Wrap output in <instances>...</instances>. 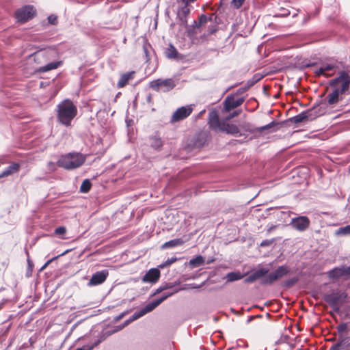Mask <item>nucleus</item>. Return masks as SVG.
Masks as SVG:
<instances>
[{
    "label": "nucleus",
    "mask_w": 350,
    "mask_h": 350,
    "mask_svg": "<svg viewBox=\"0 0 350 350\" xmlns=\"http://www.w3.org/2000/svg\"><path fill=\"white\" fill-rule=\"evenodd\" d=\"M343 277L346 278H350V266H341Z\"/></svg>",
    "instance_id": "nucleus-37"
},
{
    "label": "nucleus",
    "mask_w": 350,
    "mask_h": 350,
    "mask_svg": "<svg viewBox=\"0 0 350 350\" xmlns=\"http://www.w3.org/2000/svg\"><path fill=\"white\" fill-rule=\"evenodd\" d=\"M298 281V278L295 277L291 279L287 280L284 282V285L286 287H291Z\"/></svg>",
    "instance_id": "nucleus-38"
},
{
    "label": "nucleus",
    "mask_w": 350,
    "mask_h": 350,
    "mask_svg": "<svg viewBox=\"0 0 350 350\" xmlns=\"http://www.w3.org/2000/svg\"><path fill=\"white\" fill-rule=\"evenodd\" d=\"M178 52L176 48L172 45H170L166 51V56L169 58H175Z\"/></svg>",
    "instance_id": "nucleus-32"
},
{
    "label": "nucleus",
    "mask_w": 350,
    "mask_h": 350,
    "mask_svg": "<svg viewBox=\"0 0 350 350\" xmlns=\"http://www.w3.org/2000/svg\"><path fill=\"white\" fill-rule=\"evenodd\" d=\"M58 256H57V258ZM55 258H56V257H55ZM54 259V258L51 260H49V261H47L45 265L42 267V269H44Z\"/></svg>",
    "instance_id": "nucleus-49"
},
{
    "label": "nucleus",
    "mask_w": 350,
    "mask_h": 350,
    "mask_svg": "<svg viewBox=\"0 0 350 350\" xmlns=\"http://www.w3.org/2000/svg\"><path fill=\"white\" fill-rule=\"evenodd\" d=\"M184 243V241L181 239H176L173 240H170L167 242H165L163 245L162 248H170V247H174L176 246L182 245Z\"/></svg>",
    "instance_id": "nucleus-24"
},
{
    "label": "nucleus",
    "mask_w": 350,
    "mask_h": 350,
    "mask_svg": "<svg viewBox=\"0 0 350 350\" xmlns=\"http://www.w3.org/2000/svg\"><path fill=\"white\" fill-rule=\"evenodd\" d=\"M91 186L92 185L90 181L88 179H85L81 183V185L80 187V191L82 193H87L90 191Z\"/></svg>",
    "instance_id": "nucleus-31"
},
{
    "label": "nucleus",
    "mask_w": 350,
    "mask_h": 350,
    "mask_svg": "<svg viewBox=\"0 0 350 350\" xmlns=\"http://www.w3.org/2000/svg\"><path fill=\"white\" fill-rule=\"evenodd\" d=\"M269 269L267 268H260L256 270L253 273V275H254L255 278L256 280L262 278L263 276L266 275L269 273Z\"/></svg>",
    "instance_id": "nucleus-29"
},
{
    "label": "nucleus",
    "mask_w": 350,
    "mask_h": 350,
    "mask_svg": "<svg viewBox=\"0 0 350 350\" xmlns=\"http://www.w3.org/2000/svg\"><path fill=\"white\" fill-rule=\"evenodd\" d=\"M49 23L52 25H55L57 22V16L55 15H51L48 17Z\"/></svg>",
    "instance_id": "nucleus-42"
},
{
    "label": "nucleus",
    "mask_w": 350,
    "mask_h": 350,
    "mask_svg": "<svg viewBox=\"0 0 350 350\" xmlns=\"http://www.w3.org/2000/svg\"><path fill=\"white\" fill-rule=\"evenodd\" d=\"M177 260L176 257L168 258L166 261L163 262L162 264L159 265L160 269H163L166 267L171 265L172 263L175 262Z\"/></svg>",
    "instance_id": "nucleus-35"
},
{
    "label": "nucleus",
    "mask_w": 350,
    "mask_h": 350,
    "mask_svg": "<svg viewBox=\"0 0 350 350\" xmlns=\"http://www.w3.org/2000/svg\"><path fill=\"white\" fill-rule=\"evenodd\" d=\"M256 280V279L255 278L253 273H252L249 277H247V278L245 279L244 282H245V283H252Z\"/></svg>",
    "instance_id": "nucleus-43"
},
{
    "label": "nucleus",
    "mask_w": 350,
    "mask_h": 350,
    "mask_svg": "<svg viewBox=\"0 0 350 350\" xmlns=\"http://www.w3.org/2000/svg\"><path fill=\"white\" fill-rule=\"evenodd\" d=\"M350 76L345 71H341L339 76L329 81V85L337 90H340V94H344L349 88Z\"/></svg>",
    "instance_id": "nucleus-6"
},
{
    "label": "nucleus",
    "mask_w": 350,
    "mask_h": 350,
    "mask_svg": "<svg viewBox=\"0 0 350 350\" xmlns=\"http://www.w3.org/2000/svg\"><path fill=\"white\" fill-rule=\"evenodd\" d=\"M217 16L215 14H212L209 18H208L205 15H202L200 18V25L204 24V23H207L208 21H215L217 19Z\"/></svg>",
    "instance_id": "nucleus-34"
},
{
    "label": "nucleus",
    "mask_w": 350,
    "mask_h": 350,
    "mask_svg": "<svg viewBox=\"0 0 350 350\" xmlns=\"http://www.w3.org/2000/svg\"><path fill=\"white\" fill-rule=\"evenodd\" d=\"M66 232V229L64 226H59L55 230V233L57 235H64Z\"/></svg>",
    "instance_id": "nucleus-39"
},
{
    "label": "nucleus",
    "mask_w": 350,
    "mask_h": 350,
    "mask_svg": "<svg viewBox=\"0 0 350 350\" xmlns=\"http://www.w3.org/2000/svg\"><path fill=\"white\" fill-rule=\"evenodd\" d=\"M20 166L17 163H12L10 166H8L1 174L0 178L10 176L14 173L17 172L19 170Z\"/></svg>",
    "instance_id": "nucleus-21"
},
{
    "label": "nucleus",
    "mask_w": 350,
    "mask_h": 350,
    "mask_svg": "<svg viewBox=\"0 0 350 350\" xmlns=\"http://www.w3.org/2000/svg\"><path fill=\"white\" fill-rule=\"evenodd\" d=\"M58 256H57V258ZM55 258H56V257H55ZM54 259V258L51 260H49V261H47L45 265L42 267V269H44Z\"/></svg>",
    "instance_id": "nucleus-50"
},
{
    "label": "nucleus",
    "mask_w": 350,
    "mask_h": 350,
    "mask_svg": "<svg viewBox=\"0 0 350 350\" xmlns=\"http://www.w3.org/2000/svg\"><path fill=\"white\" fill-rule=\"evenodd\" d=\"M134 75H135L134 71H131V72H126V73L122 75L118 82L117 86L119 88H122L124 87L131 79H133Z\"/></svg>",
    "instance_id": "nucleus-19"
},
{
    "label": "nucleus",
    "mask_w": 350,
    "mask_h": 350,
    "mask_svg": "<svg viewBox=\"0 0 350 350\" xmlns=\"http://www.w3.org/2000/svg\"><path fill=\"white\" fill-rule=\"evenodd\" d=\"M109 275L107 270H103L94 273L88 282V286H96L103 283Z\"/></svg>",
    "instance_id": "nucleus-14"
},
{
    "label": "nucleus",
    "mask_w": 350,
    "mask_h": 350,
    "mask_svg": "<svg viewBox=\"0 0 350 350\" xmlns=\"http://www.w3.org/2000/svg\"><path fill=\"white\" fill-rule=\"evenodd\" d=\"M58 256H57V258ZM55 258H56V257H55ZM54 259V258L51 260H49V261H47L45 265L42 267V269H44Z\"/></svg>",
    "instance_id": "nucleus-48"
},
{
    "label": "nucleus",
    "mask_w": 350,
    "mask_h": 350,
    "mask_svg": "<svg viewBox=\"0 0 350 350\" xmlns=\"http://www.w3.org/2000/svg\"><path fill=\"white\" fill-rule=\"evenodd\" d=\"M243 278V275L240 272H230L226 275L227 282L237 281L241 280Z\"/></svg>",
    "instance_id": "nucleus-27"
},
{
    "label": "nucleus",
    "mask_w": 350,
    "mask_h": 350,
    "mask_svg": "<svg viewBox=\"0 0 350 350\" xmlns=\"http://www.w3.org/2000/svg\"><path fill=\"white\" fill-rule=\"evenodd\" d=\"M162 291H163V288L161 286V285L155 291L154 295H157V294H159L160 293H161Z\"/></svg>",
    "instance_id": "nucleus-47"
},
{
    "label": "nucleus",
    "mask_w": 350,
    "mask_h": 350,
    "mask_svg": "<svg viewBox=\"0 0 350 350\" xmlns=\"http://www.w3.org/2000/svg\"><path fill=\"white\" fill-rule=\"evenodd\" d=\"M160 275L161 273L159 269L152 268L144 275L142 281L144 282L156 283L159 280Z\"/></svg>",
    "instance_id": "nucleus-16"
},
{
    "label": "nucleus",
    "mask_w": 350,
    "mask_h": 350,
    "mask_svg": "<svg viewBox=\"0 0 350 350\" xmlns=\"http://www.w3.org/2000/svg\"><path fill=\"white\" fill-rule=\"evenodd\" d=\"M346 329H347V325L345 324L339 325L338 327V331L340 333L345 332L346 331Z\"/></svg>",
    "instance_id": "nucleus-46"
},
{
    "label": "nucleus",
    "mask_w": 350,
    "mask_h": 350,
    "mask_svg": "<svg viewBox=\"0 0 350 350\" xmlns=\"http://www.w3.org/2000/svg\"><path fill=\"white\" fill-rule=\"evenodd\" d=\"M342 267H336L328 272V276L332 279H338L343 277Z\"/></svg>",
    "instance_id": "nucleus-26"
},
{
    "label": "nucleus",
    "mask_w": 350,
    "mask_h": 350,
    "mask_svg": "<svg viewBox=\"0 0 350 350\" xmlns=\"http://www.w3.org/2000/svg\"><path fill=\"white\" fill-rule=\"evenodd\" d=\"M182 1H184V2H193L195 0H182Z\"/></svg>",
    "instance_id": "nucleus-52"
},
{
    "label": "nucleus",
    "mask_w": 350,
    "mask_h": 350,
    "mask_svg": "<svg viewBox=\"0 0 350 350\" xmlns=\"http://www.w3.org/2000/svg\"><path fill=\"white\" fill-rule=\"evenodd\" d=\"M193 111L191 105H187L177 109L172 114L170 122L175 123L183 120L187 118Z\"/></svg>",
    "instance_id": "nucleus-11"
},
{
    "label": "nucleus",
    "mask_w": 350,
    "mask_h": 350,
    "mask_svg": "<svg viewBox=\"0 0 350 350\" xmlns=\"http://www.w3.org/2000/svg\"><path fill=\"white\" fill-rule=\"evenodd\" d=\"M254 83H255L254 81H248L245 85L239 88L237 90L236 94H234L235 96L237 95L242 94L245 93V92H247L254 84Z\"/></svg>",
    "instance_id": "nucleus-30"
},
{
    "label": "nucleus",
    "mask_w": 350,
    "mask_h": 350,
    "mask_svg": "<svg viewBox=\"0 0 350 350\" xmlns=\"http://www.w3.org/2000/svg\"><path fill=\"white\" fill-rule=\"evenodd\" d=\"M244 98H236L235 94H231L228 95L223 103L222 113L229 112L231 110L239 107L244 102Z\"/></svg>",
    "instance_id": "nucleus-10"
},
{
    "label": "nucleus",
    "mask_w": 350,
    "mask_h": 350,
    "mask_svg": "<svg viewBox=\"0 0 350 350\" xmlns=\"http://www.w3.org/2000/svg\"><path fill=\"white\" fill-rule=\"evenodd\" d=\"M277 124V122H275V121H272L271 123L265 125V126H261V127H259V128H257L256 129V131H259V132H262L265 130H267V129H269L272 127H273L274 126H275Z\"/></svg>",
    "instance_id": "nucleus-36"
},
{
    "label": "nucleus",
    "mask_w": 350,
    "mask_h": 350,
    "mask_svg": "<svg viewBox=\"0 0 350 350\" xmlns=\"http://www.w3.org/2000/svg\"><path fill=\"white\" fill-rule=\"evenodd\" d=\"M77 113V107L72 102L65 100L57 106V119L63 124L69 126Z\"/></svg>",
    "instance_id": "nucleus-2"
},
{
    "label": "nucleus",
    "mask_w": 350,
    "mask_h": 350,
    "mask_svg": "<svg viewBox=\"0 0 350 350\" xmlns=\"http://www.w3.org/2000/svg\"><path fill=\"white\" fill-rule=\"evenodd\" d=\"M102 340H98L94 343L84 345L83 347L76 349L75 350H92L95 347L101 342Z\"/></svg>",
    "instance_id": "nucleus-33"
},
{
    "label": "nucleus",
    "mask_w": 350,
    "mask_h": 350,
    "mask_svg": "<svg viewBox=\"0 0 350 350\" xmlns=\"http://www.w3.org/2000/svg\"><path fill=\"white\" fill-rule=\"evenodd\" d=\"M178 291L179 290H176L171 293H164L163 295L161 298H159L151 303L148 304L143 308L135 312L128 320H126L124 322V325L122 326L121 328L125 327L126 325H128L132 321L141 318L146 314L150 312L155 308H157L158 306H159L163 301H165L167 297L172 296L173 294L178 292Z\"/></svg>",
    "instance_id": "nucleus-3"
},
{
    "label": "nucleus",
    "mask_w": 350,
    "mask_h": 350,
    "mask_svg": "<svg viewBox=\"0 0 350 350\" xmlns=\"http://www.w3.org/2000/svg\"><path fill=\"white\" fill-rule=\"evenodd\" d=\"M347 294L342 291H333L325 295L324 300L336 311L339 312L340 306L345 302Z\"/></svg>",
    "instance_id": "nucleus-5"
},
{
    "label": "nucleus",
    "mask_w": 350,
    "mask_h": 350,
    "mask_svg": "<svg viewBox=\"0 0 350 350\" xmlns=\"http://www.w3.org/2000/svg\"><path fill=\"white\" fill-rule=\"evenodd\" d=\"M291 269L286 265H282L278 267L275 271L269 273L265 277H264L261 281V283L265 285H271L275 282L282 278L286 275Z\"/></svg>",
    "instance_id": "nucleus-7"
},
{
    "label": "nucleus",
    "mask_w": 350,
    "mask_h": 350,
    "mask_svg": "<svg viewBox=\"0 0 350 350\" xmlns=\"http://www.w3.org/2000/svg\"><path fill=\"white\" fill-rule=\"evenodd\" d=\"M208 124L213 130H219V113L217 110H213L209 113Z\"/></svg>",
    "instance_id": "nucleus-18"
},
{
    "label": "nucleus",
    "mask_w": 350,
    "mask_h": 350,
    "mask_svg": "<svg viewBox=\"0 0 350 350\" xmlns=\"http://www.w3.org/2000/svg\"><path fill=\"white\" fill-rule=\"evenodd\" d=\"M240 113L241 111H234L232 113H230V115L226 118V119L229 120L230 118H233L234 117L239 116Z\"/></svg>",
    "instance_id": "nucleus-45"
},
{
    "label": "nucleus",
    "mask_w": 350,
    "mask_h": 350,
    "mask_svg": "<svg viewBox=\"0 0 350 350\" xmlns=\"http://www.w3.org/2000/svg\"><path fill=\"white\" fill-rule=\"evenodd\" d=\"M317 116L314 109H309L299 113L293 118V122L297 124L305 121H311Z\"/></svg>",
    "instance_id": "nucleus-15"
},
{
    "label": "nucleus",
    "mask_w": 350,
    "mask_h": 350,
    "mask_svg": "<svg viewBox=\"0 0 350 350\" xmlns=\"http://www.w3.org/2000/svg\"><path fill=\"white\" fill-rule=\"evenodd\" d=\"M44 57L42 53H36L34 54V60L38 61L39 63H40V59Z\"/></svg>",
    "instance_id": "nucleus-44"
},
{
    "label": "nucleus",
    "mask_w": 350,
    "mask_h": 350,
    "mask_svg": "<svg viewBox=\"0 0 350 350\" xmlns=\"http://www.w3.org/2000/svg\"><path fill=\"white\" fill-rule=\"evenodd\" d=\"M215 31H216V29H212V30L211 31V33H215Z\"/></svg>",
    "instance_id": "nucleus-53"
},
{
    "label": "nucleus",
    "mask_w": 350,
    "mask_h": 350,
    "mask_svg": "<svg viewBox=\"0 0 350 350\" xmlns=\"http://www.w3.org/2000/svg\"><path fill=\"white\" fill-rule=\"evenodd\" d=\"M293 228L299 231H304L307 229L310 224V220L307 217L300 216L292 219L290 224Z\"/></svg>",
    "instance_id": "nucleus-13"
},
{
    "label": "nucleus",
    "mask_w": 350,
    "mask_h": 350,
    "mask_svg": "<svg viewBox=\"0 0 350 350\" xmlns=\"http://www.w3.org/2000/svg\"><path fill=\"white\" fill-rule=\"evenodd\" d=\"M62 64V62H53L38 68V71L44 72L57 68Z\"/></svg>",
    "instance_id": "nucleus-22"
},
{
    "label": "nucleus",
    "mask_w": 350,
    "mask_h": 350,
    "mask_svg": "<svg viewBox=\"0 0 350 350\" xmlns=\"http://www.w3.org/2000/svg\"><path fill=\"white\" fill-rule=\"evenodd\" d=\"M336 65L332 63L323 64L320 67L317 68L314 73L317 76L329 77L336 72Z\"/></svg>",
    "instance_id": "nucleus-12"
},
{
    "label": "nucleus",
    "mask_w": 350,
    "mask_h": 350,
    "mask_svg": "<svg viewBox=\"0 0 350 350\" xmlns=\"http://www.w3.org/2000/svg\"><path fill=\"white\" fill-rule=\"evenodd\" d=\"M86 160V155L80 152H70L62 155L57 165L66 170H72L81 167Z\"/></svg>",
    "instance_id": "nucleus-1"
},
{
    "label": "nucleus",
    "mask_w": 350,
    "mask_h": 350,
    "mask_svg": "<svg viewBox=\"0 0 350 350\" xmlns=\"http://www.w3.org/2000/svg\"><path fill=\"white\" fill-rule=\"evenodd\" d=\"M176 285V284H174V283H164V284H161V286L163 288V290L165 291V290L173 288Z\"/></svg>",
    "instance_id": "nucleus-41"
},
{
    "label": "nucleus",
    "mask_w": 350,
    "mask_h": 350,
    "mask_svg": "<svg viewBox=\"0 0 350 350\" xmlns=\"http://www.w3.org/2000/svg\"><path fill=\"white\" fill-rule=\"evenodd\" d=\"M335 234L337 236L350 235V225L338 228L336 231Z\"/></svg>",
    "instance_id": "nucleus-28"
},
{
    "label": "nucleus",
    "mask_w": 350,
    "mask_h": 350,
    "mask_svg": "<svg viewBox=\"0 0 350 350\" xmlns=\"http://www.w3.org/2000/svg\"><path fill=\"white\" fill-rule=\"evenodd\" d=\"M340 90H337L334 88V90L327 96V100L329 105H334L340 100Z\"/></svg>",
    "instance_id": "nucleus-20"
},
{
    "label": "nucleus",
    "mask_w": 350,
    "mask_h": 350,
    "mask_svg": "<svg viewBox=\"0 0 350 350\" xmlns=\"http://www.w3.org/2000/svg\"><path fill=\"white\" fill-rule=\"evenodd\" d=\"M150 146L155 149L160 148L163 146L161 138L157 135L152 136L150 138Z\"/></svg>",
    "instance_id": "nucleus-25"
},
{
    "label": "nucleus",
    "mask_w": 350,
    "mask_h": 350,
    "mask_svg": "<svg viewBox=\"0 0 350 350\" xmlns=\"http://www.w3.org/2000/svg\"><path fill=\"white\" fill-rule=\"evenodd\" d=\"M36 14V10L33 5H25L16 11L15 17L18 22L23 23L33 18Z\"/></svg>",
    "instance_id": "nucleus-9"
},
{
    "label": "nucleus",
    "mask_w": 350,
    "mask_h": 350,
    "mask_svg": "<svg viewBox=\"0 0 350 350\" xmlns=\"http://www.w3.org/2000/svg\"><path fill=\"white\" fill-rule=\"evenodd\" d=\"M176 85V81L173 78L157 79L149 83L150 88L156 92H167Z\"/></svg>",
    "instance_id": "nucleus-4"
},
{
    "label": "nucleus",
    "mask_w": 350,
    "mask_h": 350,
    "mask_svg": "<svg viewBox=\"0 0 350 350\" xmlns=\"http://www.w3.org/2000/svg\"><path fill=\"white\" fill-rule=\"evenodd\" d=\"M122 317V315H120V317H118V319H120Z\"/></svg>",
    "instance_id": "nucleus-56"
},
{
    "label": "nucleus",
    "mask_w": 350,
    "mask_h": 350,
    "mask_svg": "<svg viewBox=\"0 0 350 350\" xmlns=\"http://www.w3.org/2000/svg\"><path fill=\"white\" fill-rule=\"evenodd\" d=\"M69 250H66L64 252L62 253L61 254H59L58 256H63L65 254L68 253Z\"/></svg>",
    "instance_id": "nucleus-51"
},
{
    "label": "nucleus",
    "mask_w": 350,
    "mask_h": 350,
    "mask_svg": "<svg viewBox=\"0 0 350 350\" xmlns=\"http://www.w3.org/2000/svg\"><path fill=\"white\" fill-rule=\"evenodd\" d=\"M220 131L234 135L237 134L239 132V130L237 126L234 124H230L225 121H220Z\"/></svg>",
    "instance_id": "nucleus-17"
},
{
    "label": "nucleus",
    "mask_w": 350,
    "mask_h": 350,
    "mask_svg": "<svg viewBox=\"0 0 350 350\" xmlns=\"http://www.w3.org/2000/svg\"><path fill=\"white\" fill-rule=\"evenodd\" d=\"M204 258L202 256H198L197 257L192 258L189 262V265L191 269L199 267L204 265Z\"/></svg>",
    "instance_id": "nucleus-23"
},
{
    "label": "nucleus",
    "mask_w": 350,
    "mask_h": 350,
    "mask_svg": "<svg viewBox=\"0 0 350 350\" xmlns=\"http://www.w3.org/2000/svg\"><path fill=\"white\" fill-rule=\"evenodd\" d=\"M49 165H54V163H49Z\"/></svg>",
    "instance_id": "nucleus-55"
},
{
    "label": "nucleus",
    "mask_w": 350,
    "mask_h": 350,
    "mask_svg": "<svg viewBox=\"0 0 350 350\" xmlns=\"http://www.w3.org/2000/svg\"><path fill=\"white\" fill-rule=\"evenodd\" d=\"M273 227H271V228L269 229V231H270V230H273Z\"/></svg>",
    "instance_id": "nucleus-54"
},
{
    "label": "nucleus",
    "mask_w": 350,
    "mask_h": 350,
    "mask_svg": "<svg viewBox=\"0 0 350 350\" xmlns=\"http://www.w3.org/2000/svg\"><path fill=\"white\" fill-rule=\"evenodd\" d=\"M245 0H232L231 4L234 8H239L243 3Z\"/></svg>",
    "instance_id": "nucleus-40"
},
{
    "label": "nucleus",
    "mask_w": 350,
    "mask_h": 350,
    "mask_svg": "<svg viewBox=\"0 0 350 350\" xmlns=\"http://www.w3.org/2000/svg\"><path fill=\"white\" fill-rule=\"evenodd\" d=\"M209 140V135L206 132H201L189 139L187 144V149L192 151L194 149L200 148L204 146Z\"/></svg>",
    "instance_id": "nucleus-8"
}]
</instances>
